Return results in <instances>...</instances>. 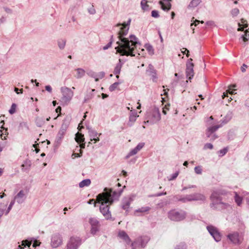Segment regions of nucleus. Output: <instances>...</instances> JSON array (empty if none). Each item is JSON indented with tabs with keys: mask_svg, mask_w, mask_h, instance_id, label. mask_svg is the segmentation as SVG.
Returning <instances> with one entry per match:
<instances>
[{
	"mask_svg": "<svg viewBox=\"0 0 249 249\" xmlns=\"http://www.w3.org/2000/svg\"><path fill=\"white\" fill-rule=\"evenodd\" d=\"M131 21V18H129L126 23L125 22L118 23L115 25L116 27L122 26L118 32L119 40L116 42L118 46L115 48L117 53H120L121 55L135 56L134 54L135 49L137 44H140L138 38L135 35H130V40L124 37L128 34Z\"/></svg>",
	"mask_w": 249,
	"mask_h": 249,
	"instance_id": "1",
	"label": "nucleus"
},
{
	"mask_svg": "<svg viewBox=\"0 0 249 249\" xmlns=\"http://www.w3.org/2000/svg\"><path fill=\"white\" fill-rule=\"evenodd\" d=\"M122 192L123 190L117 192L111 188H105L103 192L97 196V203L100 204V212L106 219L109 220L112 218L109 211L110 205L118 199Z\"/></svg>",
	"mask_w": 249,
	"mask_h": 249,
	"instance_id": "2",
	"label": "nucleus"
},
{
	"mask_svg": "<svg viewBox=\"0 0 249 249\" xmlns=\"http://www.w3.org/2000/svg\"><path fill=\"white\" fill-rule=\"evenodd\" d=\"M229 193L223 189L213 190L210 196V208L216 211H223L231 208L229 200Z\"/></svg>",
	"mask_w": 249,
	"mask_h": 249,
	"instance_id": "3",
	"label": "nucleus"
},
{
	"mask_svg": "<svg viewBox=\"0 0 249 249\" xmlns=\"http://www.w3.org/2000/svg\"><path fill=\"white\" fill-rule=\"evenodd\" d=\"M144 124H153L158 122L161 118V115L158 108L154 107L147 111L145 114Z\"/></svg>",
	"mask_w": 249,
	"mask_h": 249,
	"instance_id": "4",
	"label": "nucleus"
},
{
	"mask_svg": "<svg viewBox=\"0 0 249 249\" xmlns=\"http://www.w3.org/2000/svg\"><path fill=\"white\" fill-rule=\"evenodd\" d=\"M231 113L228 114L226 117V119L222 121V123L220 124L215 125L214 126H210L207 128L206 132V135L207 137L210 138V141H214L218 138L217 136L214 133V132L220 127L223 126V124H226L229 122L231 117Z\"/></svg>",
	"mask_w": 249,
	"mask_h": 249,
	"instance_id": "5",
	"label": "nucleus"
},
{
	"mask_svg": "<svg viewBox=\"0 0 249 249\" xmlns=\"http://www.w3.org/2000/svg\"><path fill=\"white\" fill-rule=\"evenodd\" d=\"M186 216V213L183 210L177 211L176 210H171L168 212V218L174 221H180L184 219Z\"/></svg>",
	"mask_w": 249,
	"mask_h": 249,
	"instance_id": "6",
	"label": "nucleus"
},
{
	"mask_svg": "<svg viewBox=\"0 0 249 249\" xmlns=\"http://www.w3.org/2000/svg\"><path fill=\"white\" fill-rule=\"evenodd\" d=\"M149 238L146 236L138 237L131 244L133 249H141L144 248L149 241Z\"/></svg>",
	"mask_w": 249,
	"mask_h": 249,
	"instance_id": "7",
	"label": "nucleus"
},
{
	"mask_svg": "<svg viewBox=\"0 0 249 249\" xmlns=\"http://www.w3.org/2000/svg\"><path fill=\"white\" fill-rule=\"evenodd\" d=\"M61 91L62 93L61 101L64 103L70 102L73 95L72 91L67 87H62L61 88Z\"/></svg>",
	"mask_w": 249,
	"mask_h": 249,
	"instance_id": "8",
	"label": "nucleus"
},
{
	"mask_svg": "<svg viewBox=\"0 0 249 249\" xmlns=\"http://www.w3.org/2000/svg\"><path fill=\"white\" fill-rule=\"evenodd\" d=\"M63 243L61 235L59 233L53 234L51 236V246L53 248H56L60 246Z\"/></svg>",
	"mask_w": 249,
	"mask_h": 249,
	"instance_id": "9",
	"label": "nucleus"
},
{
	"mask_svg": "<svg viewBox=\"0 0 249 249\" xmlns=\"http://www.w3.org/2000/svg\"><path fill=\"white\" fill-rule=\"evenodd\" d=\"M207 230L216 242H219L221 240V234L216 227L212 225L207 226Z\"/></svg>",
	"mask_w": 249,
	"mask_h": 249,
	"instance_id": "10",
	"label": "nucleus"
},
{
	"mask_svg": "<svg viewBox=\"0 0 249 249\" xmlns=\"http://www.w3.org/2000/svg\"><path fill=\"white\" fill-rule=\"evenodd\" d=\"M192 61L193 59L189 58L186 62V77L190 80L193 78L194 75V65Z\"/></svg>",
	"mask_w": 249,
	"mask_h": 249,
	"instance_id": "11",
	"label": "nucleus"
},
{
	"mask_svg": "<svg viewBox=\"0 0 249 249\" xmlns=\"http://www.w3.org/2000/svg\"><path fill=\"white\" fill-rule=\"evenodd\" d=\"M82 243L79 237H71L67 244V249H78Z\"/></svg>",
	"mask_w": 249,
	"mask_h": 249,
	"instance_id": "12",
	"label": "nucleus"
},
{
	"mask_svg": "<svg viewBox=\"0 0 249 249\" xmlns=\"http://www.w3.org/2000/svg\"><path fill=\"white\" fill-rule=\"evenodd\" d=\"M89 222L91 225V233L93 235H95L99 231V222L95 218H90Z\"/></svg>",
	"mask_w": 249,
	"mask_h": 249,
	"instance_id": "13",
	"label": "nucleus"
},
{
	"mask_svg": "<svg viewBox=\"0 0 249 249\" xmlns=\"http://www.w3.org/2000/svg\"><path fill=\"white\" fill-rule=\"evenodd\" d=\"M227 238L231 241V242L233 244H240L242 242L243 238L241 236H239V234L237 232H234L232 233H230L227 235Z\"/></svg>",
	"mask_w": 249,
	"mask_h": 249,
	"instance_id": "14",
	"label": "nucleus"
},
{
	"mask_svg": "<svg viewBox=\"0 0 249 249\" xmlns=\"http://www.w3.org/2000/svg\"><path fill=\"white\" fill-rule=\"evenodd\" d=\"M133 201V196H130L124 197L122 200L121 207L126 212H128L131 203Z\"/></svg>",
	"mask_w": 249,
	"mask_h": 249,
	"instance_id": "15",
	"label": "nucleus"
},
{
	"mask_svg": "<svg viewBox=\"0 0 249 249\" xmlns=\"http://www.w3.org/2000/svg\"><path fill=\"white\" fill-rule=\"evenodd\" d=\"M144 142H140L138 145L133 149L131 150L128 154L126 156V159L129 158L130 157L135 155L138 153L144 146Z\"/></svg>",
	"mask_w": 249,
	"mask_h": 249,
	"instance_id": "16",
	"label": "nucleus"
},
{
	"mask_svg": "<svg viewBox=\"0 0 249 249\" xmlns=\"http://www.w3.org/2000/svg\"><path fill=\"white\" fill-rule=\"evenodd\" d=\"M87 129L88 130V133L89 134V136L90 138V141H94L95 142H98L99 141V138L97 137V135H99V136L101 135V134H98L96 131L92 129L91 128L89 127V126H87Z\"/></svg>",
	"mask_w": 249,
	"mask_h": 249,
	"instance_id": "17",
	"label": "nucleus"
},
{
	"mask_svg": "<svg viewBox=\"0 0 249 249\" xmlns=\"http://www.w3.org/2000/svg\"><path fill=\"white\" fill-rule=\"evenodd\" d=\"M146 72L151 76L153 81L156 82L157 78L156 70L154 69L153 65L149 64L146 70Z\"/></svg>",
	"mask_w": 249,
	"mask_h": 249,
	"instance_id": "18",
	"label": "nucleus"
},
{
	"mask_svg": "<svg viewBox=\"0 0 249 249\" xmlns=\"http://www.w3.org/2000/svg\"><path fill=\"white\" fill-rule=\"evenodd\" d=\"M138 117H139V115H137V113L135 110H131L127 125L130 127L132 126L136 121Z\"/></svg>",
	"mask_w": 249,
	"mask_h": 249,
	"instance_id": "19",
	"label": "nucleus"
},
{
	"mask_svg": "<svg viewBox=\"0 0 249 249\" xmlns=\"http://www.w3.org/2000/svg\"><path fill=\"white\" fill-rule=\"evenodd\" d=\"M26 198L25 194L23 190H20L18 194L15 196L14 200H17V202L18 204H21Z\"/></svg>",
	"mask_w": 249,
	"mask_h": 249,
	"instance_id": "20",
	"label": "nucleus"
},
{
	"mask_svg": "<svg viewBox=\"0 0 249 249\" xmlns=\"http://www.w3.org/2000/svg\"><path fill=\"white\" fill-rule=\"evenodd\" d=\"M191 195L192 201H201L204 202L206 199V196L200 193H194L191 194Z\"/></svg>",
	"mask_w": 249,
	"mask_h": 249,
	"instance_id": "21",
	"label": "nucleus"
},
{
	"mask_svg": "<svg viewBox=\"0 0 249 249\" xmlns=\"http://www.w3.org/2000/svg\"><path fill=\"white\" fill-rule=\"evenodd\" d=\"M171 0H162L159 1L161 8L164 11H169L171 9V4L170 1Z\"/></svg>",
	"mask_w": 249,
	"mask_h": 249,
	"instance_id": "22",
	"label": "nucleus"
},
{
	"mask_svg": "<svg viewBox=\"0 0 249 249\" xmlns=\"http://www.w3.org/2000/svg\"><path fill=\"white\" fill-rule=\"evenodd\" d=\"M65 133L63 132H61L60 131H59L57 136L56 137L54 144L55 146L57 147L61 143L62 140L64 137V136L65 135Z\"/></svg>",
	"mask_w": 249,
	"mask_h": 249,
	"instance_id": "23",
	"label": "nucleus"
},
{
	"mask_svg": "<svg viewBox=\"0 0 249 249\" xmlns=\"http://www.w3.org/2000/svg\"><path fill=\"white\" fill-rule=\"evenodd\" d=\"M32 165L31 161L29 160H26L24 161L23 163L21 165V170L23 172H27L30 170Z\"/></svg>",
	"mask_w": 249,
	"mask_h": 249,
	"instance_id": "24",
	"label": "nucleus"
},
{
	"mask_svg": "<svg viewBox=\"0 0 249 249\" xmlns=\"http://www.w3.org/2000/svg\"><path fill=\"white\" fill-rule=\"evenodd\" d=\"M122 65H123V63L121 62V60L120 59L119 60V63H118L116 64V66L115 67V69L114 70V72H113L114 74L116 75V77L117 78H118L119 77V74L120 73L121 70V68L122 67Z\"/></svg>",
	"mask_w": 249,
	"mask_h": 249,
	"instance_id": "25",
	"label": "nucleus"
},
{
	"mask_svg": "<svg viewBox=\"0 0 249 249\" xmlns=\"http://www.w3.org/2000/svg\"><path fill=\"white\" fill-rule=\"evenodd\" d=\"M36 124L37 127H42L45 123V119L43 117H36L35 120Z\"/></svg>",
	"mask_w": 249,
	"mask_h": 249,
	"instance_id": "26",
	"label": "nucleus"
},
{
	"mask_svg": "<svg viewBox=\"0 0 249 249\" xmlns=\"http://www.w3.org/2000/svg\"><path fill=\"white\" fill-rule=\"evenodd\" d=\"M118 235L121 238L124 240L127 244L130 243V239L125 231H120Z\"/></svg>",
	"mask_w": 249,
	"mask_h": 249,
	"instance_id": "27",
	"label": "nucleus"
},
{
	"mask_svg": "<svg viewBox=\"0 0 249 249\" xmlns=\"http://www.w3.org/2000/svg\"><path fill=\"white\" fill-rule=\"evenodd\" d=\"M75 71H76V74L75 77L77 79L82 78L85 74V70L82 68H77L75 70Z\"/></svg>",
	"mask_w": 249,
	"mask_h": 249,
	"instance_id": "28",
	"label": "nucleus"
},
{
	"mask_svg": "<svg viewBox=\"0 0 249 249\" xmlns=\"http://www.w3.org/2000/svg\"><path fill=\"white\" fill-rule=\"evenodd\" d=\"M57 44L59 49L61 50H63L65 47L66 40L63 38H59L57 41Z\"/></svg>",
	"mask_w": 249,
	"mask_h": 249,
	"instance_id": "29",
	"label": "nucleus"
},
{
	"mask_svg": "<svg viewBox=\"0 0 249 249\" xmlns=\"http://www.w3.org/2000/svg\"><path fill=\"white\" fill-rule=\"evenodd\" d=\"M69 125V122L66 120H64L63 121L62 124L60 127L59 131L63 132L66 133L67 129Z\"/></svg>",
	"mask_w": 249,
	"mask_h": 249,
	"instance_id": "30",
	"label": "nucleus"
},
{
	"mask_svg": "<svg viewBox=\"0 0 249 249\" xmlns=\"http://www.w3.org/2000/svg\"><path fill=\"white\" fill-rule=\"evenodd\" d=\"M201 2V0H191L188 5L189 8H195L197 7Z\"/></svg>",
	"mask_w": 249,
	"mask_h": 249,
	"instance_id": "31",
	"label": "nucleus"
},
{
	"mask_svg": "<svg viewBox=\"0 0 249 249\" xmlns=\"http://www.w3.org/2000/svg\"><path fill=\"white\" fill-rule=\"evenodd\" d=\"M241 22L242 24H241L240 23H238V26L239 27L237 29L238 31H243L244 28H247L248 27V24L247 23L246 20L244 19V18H242L241 19Z\"/></svg>",
	"mask_w": 249,
	"mask_h": 249,
	"instance_id": "32",
	"label": "nucleus"
},
{
	"mask_svg": "<svg viewBox=\"0 0 249 249\" xmlns=\"http://www.w3.org/2000/svg\"><path fill=\"white\" fill-rule=\"evenodd\" d=\"M75 139L76 142H77L78 143H81L83 142H84L85 141L84 135L79 133H77L76 134Z\"/></svg>",
	"mask_w": 249,
	"mask_h": 249,
	"instance_id": "33",
	"label": "nucleus"
},
{
	"mask_svg": "<svg viewBox=\"0 0 249 249\" xmlns=\"http://www.w3.org/2000/svg\"><path fill=\"white\" fill-rule=\"evenodd\" d=\"M90 183L91 181L89 179H85L79 183V186L80 188H83L85 186H89Z\"/></svg>",
	"mask_w": 249,
	"mask_h": 249,
	"instance_id": "34",
	"label": "nucleus"
},
{
	"mask_svg": "<svg viewBox=\"0 0 249 249\" xmlns=\"http://www.w3.org/2000/svg\"><path fill=\"white\" fill-rule=\"evenodd\" d=\"M234 200L237 205L240 206L242 203L243 198L236 192H235Z\"/></svg>",
	"mask_w": 249,
	"mask_h": 249,
	"instance_id": "35",
	"label": "nucleus"
},
{
	"mask_svg": "<svg viewBox=\"0 0 249 249\" xmlns=\"http://www.w3.org/2000/svg\"><path fill=\"white\" fill-rule=\"evenodd\" d=\"M95 90L94 89H92L90 92L88 93L84 98V100L83 103H87L89 100L91 99L93 97V94L92 92L94 91Z\"/></svg>",
	"mask_w": 249,
	"mask_h": 249,
	"instance_id": "36",
	"label": "nucleus"
},
{
	"mask_svg": "<svg viewBox=\"0 0 249 249\" xmlns=\"http://www.w3.org/2000/svg\"><path fill=\"white\" fill-rule=\"evenodd\" d=\"M175 249H187V245L184 242H180L174 247Z\"/></svg>",
	"mask_w": 249,
	"mask_h": 249,
	"instance_id": "37",
	"label": "nucleus"
},
{
	"mask_svg": "<svg viewBox=\"0 0 249 249\" xmlns=\"http://www.w3.org/2000/svg\"><path fill=\"white\" fill-rule=\"evenodd\" d=\"M235 87H236V86L234 85H231L229 87V89L227 90V93H225V92L223 93V95H222L223 98H225L226 97L228 98V93H230V94H234V90H231V88H235Z\"/></svg>",
	"mask_w": 249,
	"mask_h": 249,
	"instance_id": "38",
	"label": "nucleus"
},
{
	"mask_svg": "<svg viewBox=\"0 0 249 249\" xmlns=\"http://www.w3.org/2000/svg\"><path fill=\"white\" fill-rule=\"evenodd\" d=\"M241 38L242 39L243 41L245 42L248 41L249 39V31L248 30H246L244 34L242 35L241 36Z\"/></svg>",
	"mask_w": 249,
	"mask_h": 249,
	"instance_id": "39",
	"label": "nucleus"
},
{
	"mask_svg": "<svg viewBox=\"0 0 249 249\" xmlns=\"http://www.w3.org/2000/svg\"><path fill=\"white\" fill-rule=\"evenodd\" d=\"M147 3V1L146 0H142L141 2L142 8L144 11H147L149 10V5Z\"/></svg>",
	"mask_w": 249,
	"mask_h": 249,
	"instance_id": "40",
	"label": "nucleus"
},
{
	"mask_svg": "<svg viewBox=\"0 0 249 249\" xmlns=\"http://www.w3.org/2000/svg\"><path fill=\"white\" fill-rule=\"evenodd\" d=\"M145 48L148 51L149 54L152 55L154 53V50L152 45L149 44H146L145 45Z\"/></svg>",
	"mask_w": 249,
	"mask_h": 249,
	"instance_id": "41",
	"label": "nucleus"
},
{
	"mask_svg": "<svg viewBox=\"0 0 249 249\" xmlns=\"http://www.w3.org/2000/svg\"><path fill=\"white\" fill-rule=\"evenodd\" d=\"M87 74L90 77L94 78L96 82L98 81V78L97 77V74L95 72L89 71L87 72Z\"/></svg>",
	"mask_w": 249,
	"mask_h": 249,
	"instance_id": "42",
	"label": "nucleus"
},
{
	"mask_svg": "<svg viewBox=\"0 0 249 249\" xmlns=\"http://www.w3.org/2000/svg\"><path fill=\"white\" fill-rule=\"evenodd\" d=\"M192 198L191 194L184 195L183 203H185L188 202L192 201Z\"/></svg>",
	"mask_w": 249,
	"mask_h": 249,
	"instance_id": "43",
	"label": "nucleus"
},
{
	"mask_svg": "<svg viewBox=\"0 0 249 249\" xmlns=\"http://www.w3.org/2000/svg\"><path fill=\"white\" fill-rule=\"evenodd\" d=\"M184 196L183 195H176L174 196L173 197L174 200L175 201H180L182 203H183V199Z\"/></svg>",
	"mask_w": 249,
	"mask_h": 249,
	"instance_id": "44",
	"label": "nucleus"
},
{
	"mask_svg": "<svg viewBox=\"0 0 249 249\" xmlns=\"http://www.w3.org/2000/svg\"><path fill=\"white\" fill-rule=\"evenodd\" d=\"M150 210V208L149 207H142L138 209H137L135 212L137 213H143L149 211Z\"/></svg>",
	"mask_w": 249,
	"mask_h": 249,
	"instance_id": "45",
	"label": "nucleus"
},
{
	"mask_svg": "<svg viewBox=\"0 0 249 249\" xmlns=\"http://www.w3.org/2000/svg\"><path fill=\"white\" fill-rule=\"evenodd\" d=\"M120 84V82H116L113 83V84L111 85L109 88V91H113L115 90Z\"/></svg>",
	"mask_w": 249,
	"mask_h": 249,
	"instance_id": "46",
	"label": "nucleus"
},
{
	"mask_svg": "<svg viewBox=\"0 0 249 249\" xmlns=\"http://www.w3.org/2000/svg\"><path fill=\"white\" fill-rule=\"evenodd\" d=\"M228 150V149L227 147H225L223 149L220 150L218 152V153L219 154V156L220 157L223 156L227 153Z\"/></svg>",
	"mask_w": 249,
	"mask_h": 249,
	"instance_id": "47",
	"label": "nucleus"
},
{
	"mask_svg": "<svg viewBox=\"0 0 249 249\" xmlns=\"http://www.w3.org/2000/svg\"><path fill=\"white\" fill-rule=\"evenodd\" d=\"M15 202V200H14V199H13V200H12L11 201V202H10V204H9V206L8 207V208H7V210H6V212H5V215L8 214V213L10 212V211H11V210L12 209V207H13V205H14Z\"/></svg>",
	"mask_w": 249,
	"mask_h": 249,
	"instance_id": "48",
	"label": "nucleus"
},
{
	"mask_svg": "<svg viewBox=\"0 0 249 249\" xmlns=\"http://www.w3.org/2000/svg\"><path fill=\"white\" fill-rule=\"evenodd\" d=\"M195 172L198 175H201L202 172V169L201 166H197L195 167Z\"/></svg>",
	"mask_w": 249,
	"mask_h": 249,
	"instance_id": "49",
	"label": "nucleus"
},
{
	"mask_svg": "<svg viewBox=\"0 0 249 249\" xmlns=\"http://www.w3.org/2000/svg\"><path fill=\"white\" fill-rule=\"evenodd\" d=\"M17 105L16 104L13 103L12 104L10 109L9 110V112L10 114H13L16 112V109Z\"/></svg>",
	"mask_w": 249,
	"mask_h": 249,
	"instance_id": "50",
	"label": "nucleus"
},
{
	"mask_svg": "<svg viewBox=\"0 0 249 249\" xmlns=\"http://www.w3.org/2000/svg\"><path fill=\"white\" fill-rule=\"evenodd\" d=\"M204 23V21L203 20L202 21H200L199 20H197V19H196L194 22L192 23L190 25V26H191V29L194 31V27H193L194 25L195 26H196V24L197 23Z\"/></svg>",
	"mask_w": 249,
	"mask_h": 249,
	"instance_id": "51",
	"label": "nucleus"
},
{
	"mask_svg": "<svg viewBox=\"0 0 249 249\" xmlns=\"http://www.w3.org/2000/svg\"><path fill=\"white\" fill-rule=\"evenodd\" d=\"M19 127L25 128L26 130H29V127L26 122H22L19 124Z\"/></svg>",
	"mask_w": 249,
	"mask_h": 249,
	"instance_id": "52",
	"label": "nucleus"
},
{
	"mask_svg": "<svg viewBox=\"0 0 249 249\" xmlns=\"http://www.w3.org/2000/svg\"><path fill=\"white\" fill-rule=\"evenodd\" d=\"M239 13V10L238 8H234L231 11V14L232 17L237 16Z\"/></svg>",
	"mask_w": 249,
	"mask_h": 249,
	"instance_id": "53",
	"label": "nucleus"
},
{
	"mask_svg": "<svg viewBox=\"0 0 249 249\" xmlns=\"http://www.w3.org/2000/svg\"><path fill=\"white\" fill-rule=\"evenodd\" d=\"M88 10L90 15H94L96 13V10L93 5L89 7Z\"/></svg>",
	"mask_w": 249,
	"mask_h": 249,
	"instance_id": "54",
	"label": "nucleus"
},
{
	"mask_svg": "<svg viewBox=\"0 0 249 249\" xmlns=\"http://www.w3.org/2000/svg\"><path fill=\"white\" fill-rule=\"evenodd\" d=\"M178 174H179L178 171H177V172L174 173V174H173L171 175V178H169L168 180L170 181V180H173L175 179L178 176Z\"/></svg>",
	"mask_w": 249,
	"mask_h": 249,
	"instance_id": "55",
	"label": "nucleus"
},
{
	"mask_svg": "<svg viewBox=\"0 0 249 249\" xmlns=\"http://www.w3.org/2000/svg\"><path fill=\"white\" fill-rule=\"evenodd\" d=\"M151 16L155 18H158L160 16L159 12L157 10H153L151 12Z\"/></svg>",
	"mask_w": 249,
	"mask_h": 249,
	"instance_id": "56",
	"label": "nucleus"
},
{
	"mask_svg": "<svg viewBox=\"0 0 249 249\" xmlns=\"http://www.w3.org/2000/svg\"><path fill=\"white\" fill-rule=\"evenodd\" d=\"M203 148L204 149H212L213 148V145L211 143H207L204 145Z\"/></svg>",
	"mask_w": 249,
	"mask_h": 249,
	"instance_id": "57",
	"label": "nucleus"
},
{
	"mask_svg": "<svg viewBox=\"0 0 249 249\" xmlns=\"http://www.w3.org/2000/svg\"><path fill=\"white\" fill-rule=\"evenodd\" d=\"M234 133L232 131H229L228 134V138L229 140H233L234 138Z\"/></svg>",
	"mask_w": 249,
	"mask_h": 249,
	"instance_id": "58",
	"label": "nucleus"
},
{
	"mask_svg": "<svg viewBox=\"0 0 249 249\" xmlns=\"http://www.w3.org/2000/svg\"><path fill=\"white\" fill-rule=\"evenodd\" d=\"M97 77L98 78V80H99V79L103 78L105 76V73L104 72L101 71V72H100L97 73Z\"/></svg>",
	"mask_w": 249,
	"mask_h": 249,
	"instance_id": "59",
	"label": "nucleus"
},
{
	"mask_svg": "<svg viewBox=\"0 0 249 249\" xmlns=\"http://www.w3.org/2000/svg\"><path fill=\"white\" fill-rule=\"evenodd\" d=\"M7 206V204L4 205L3 206V208H0V219L1 218V216L3 215L4 213V212L5 210V208Z\"/></svg>",
	"mask_w": 249,
	"mask_h": 249,
	"instance_id": "60",
	"label": "nucleus"
},
{
	"mask_svg": "<svg viewBox=\"0 0 249 249\" xmlns=\"http://www.w3.org/2000/svg\"><path fill=\"white\" fill-rule=\"evenodd\" d=\"M111 41H109L107 44L106 46H104L103 49L104 50H106L108 49L109 48H110L111 46Z\"/></svg>",
	"mask_w": 249,
	"mask_h": 249,
	"instance_id": "61",
	"label": "nucleus"
},
{
	"mask_svg": "<svg viewBox=\"0 0 249 249\" xmlns=\"http://www.w3.org/2000/svg\"><path fill=\"white\" fill-rule=\"evenodd\" d=\"M167 194L166 192H162V193H159L153 195V196L155 197L160 196L163 195H166Z\"/></svg>",
	"mask_w": 249,
	"mask_h": 249,
	"instance_id": "62",
	"label": "nucleus"
},
{
	"mask_svg": "<svg viewBox=\"0 0 249 249\" xmlns=\"http://www.w3.org/2000/svg\"><path fill=\"white\" fill-rule=\"evenodd\" d=\"M185 50L184 51H182V53L183 54H186V56L187 57H189V51L188 50H187V49L185 48L184 49Z\"/></svg>",
	"mask_w": 249,
	"mask_h": 249,
	"instance_id": "63",
	"label": "nucleus"
},
{
	"mask_svg": "<svg viewBox=\"0 0 249 249\" xmlns=\"http://www.w3.org/2000/svg\"><path fill=\"white\" fill-rule=\"evenodd\" d=\"M248 67L247 65L244 64L241 68V70L242 72H244L246 71V68Z\"/></svg>",
	"mask_w": 249,
	"mask_h": 249,
	"instance_id": "64",
	"label": "nucleus"
}]
</instances>
